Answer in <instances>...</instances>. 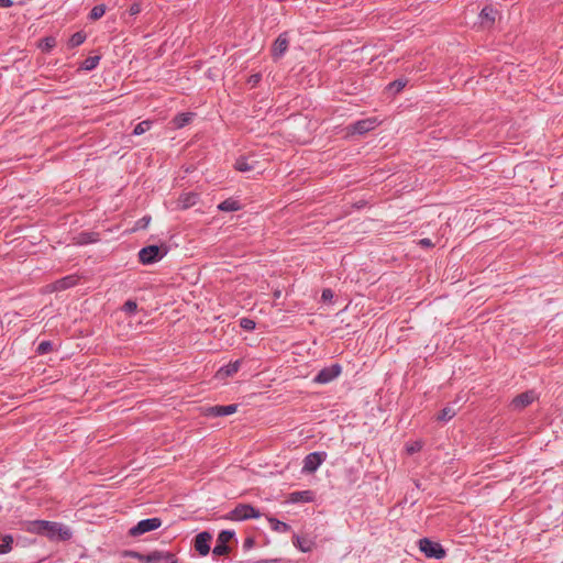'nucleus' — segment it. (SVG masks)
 Wrapping results in <instances>:
<instances>
[{
    "instance_id": "obj_35",
    "label": "nucleus",
    "mask_w": 563,
    "mask_h": 563,
    "mask_svg": "<svg viewBox=\"0 0 563 563\" xmlns=\"http://www.w3.org/2000/svg\"><path fill=\"white\" fill-rule=\"evenodd\" d=\"M122 310L129 314L134 313L137 310V303L135 300H128L122 306Z\"/></svg>"
},
{
    "instance_id": "obj_30",
    "label": "nucleus",
    "mask_w": 563,
    "mask_h": 563,
    "mask_svg": "<svg viewBox=\"0 0 563 563\" xmlns=\"http://www.w3.org/2000/svg\"><path fill=\"white\" fill-rule=\"evenodd\" d=\"M152 126V121L144 120L136 124V126L133 130V135H142L145 132H147Z\"/></svg>"
},
{
    "instance_id": "obj_39",
    "label": "nucleus",
    "mask_w": 563,
    "mask_h": 563,
    "mask_svg": "<svg viewBox=\"0 0 563 563\" xmlns=\"http://www.w3.org/2000/svg\"><path fill=\"white\" fill-rule=\"evenodd\" d=\"M239 367H240V362L236 361L234 363H231L229 364L227 367H225V374L227 375H232L234 373H236L239 371Z\"/></svg>"
},
{
    "instance_id": "obj_6",
    "label": "nucleus",
    "mask_w": 563,
    "mask_h": 563,
    "mask_svg": "<svg viewBox=\"0 0 563 563\" xmlns=\"http://www.w3.org/2000/svg\"><path fill=\"white\" fill-rule=\"evenodd\" d=\"M261 514L257 509L249 504H240L232 511L230 518L233 520H246L260 518Z\"/></svg>"
},
{
    "instance_id": "obj_16",
    "label": "nucleus",
    "mask_w": 563,
    "mask_h": 563,
    "mask_svg": "<svg viewBox=\"0 0 563 563\" xmlns=\"http://www.w3.org/2000/svg\"><path fill=\"white\" fill-rule=\"evenodd\" d=\"M76 284H77V277L76 276H74V275L66 276V277H63V278L56 280L52 285V290L53 291L65 290V289H68L70 287L75 286Z\"/></svg>"
},
{
    "instance_id": "obj_18",
    "label": "nucleus",
    "mask_w": 563,
    "mask_h": 563,
    "mask_svg": "<svg viewBox=\"0 0 563 563\" xmlns=\"http://www.w3.org/2000/svg\"><path fill=\"white\" fill-rule=\"evenodd\" d=\"M294 544L303 553L310 552L313 548L312 540L299 536H295Z\"/></svg>"
},
{
    "instance_id": "obj_13",
    "label": "nucleus",
    "mask_w": 563,
    "mask_h": 563,
    "mask_svg": "<svg viewBox=\"0 0 563 563\" xmlns=\"http://www.w3.org/2000/svg\"><path fill=\"white\" fill-rule=\"evenodd\" d=\"M150 563H177L175 554L165 551H153L148 553Z\"/></svg>"
},
{
    "instance_id": "obj_11",
    "label": "nucleus",
    "mask_w": 563,
    "mask_h": 563,
    "mask_svg": "<svg viewBox=\"0 0 563 563\" xmlns=\"http://www.w3.org/2000/svg\"><path fill=\"white\" fill-rule=\"evenodd\" d=\"M378 124L376 118H367L364 120L356 121L350 126V131L354 134H365L372 130H374Z\"/></svg>"
},
{
    "instance_id": "obj_24",
    "label": "nucleus",
    "mask_w": 563,
    "mask_h": 563,
    "mask_svg": "<svg viewBox=\"0 0 563 563\" xmlns=\"http://www.w3.org/2000/svg\"><path fill=\"white\" fill-rule=\"evenodd\" d=\"M99 240V234L96 232H82L76 236V242L78 244H89L97 242Z\"/></svg>"
},
{
    "instance_id": "obj_20",
    "label": "nucleus",
    "mask_w": 563,
    "mask_h": 563,
    "mask_svg": "<svg viewBox=\"0 0 563 563\" xmlns=\"http://www.w3.org/2000/svg\"><path fill=\"white\" fill-rule=\"evenodd\" d=\"M234 166L239 172L245 173V172L254 170L256 168V162L255 161L249 162V158L240 157L236 159Z\"/></svg>"
},
{
    "instance_id": "obj_36",
    "label": "nucleus",
    "mask_w": 563,
    "mask_h": 563,
    "mask_svg": "<svg viewBox=\"0 0 563 563\" xmlns=\"http://www.w3.org/2000/svg\"><path fill=\"white\" fill-rule=\"evenodd\" d=\"M240 325L242 329L246 330V331H251V330H254L255 329V321L252 320V319H249V318H242L240 320Z\"/></svg>"
},
{
    "instance_id": "obj_9",
    "label": "nucleus",
    "mask_w": 563,
    "mask_h": 563,
    "mask_svg": "<svg viewBox=\"0 0 563 563\" xmlns=\"http://www.w3.org/2000/svg\"><path fill=\"white\" fill-rule=\"evenodd\" d=\"M236 410H238V405L232 404V405H227V406L217 405V406L206 407V408H203L202 412L206 417H224V416L235 413Z\"/></svg>"
},
{
    "instance_id": "obj_10",
    "label": "nucleus",
    "mask_w": 563,
    "mask_h": 563,
    "mask_svg": "<svg viewBox=\"0 0 563 563\" xmlns=\"http://www.w3.org/2000/svg\"><path fill=\"white\" fill-rule=\"evenodd\" d=\"M139 258L142 264H152L162 258L161 250L157 245H148L139 252Z\"/></svg>"
},
{
    "instance_id": "obj_17",
    "label": "nucleus",
    "mask_w": 563,
    "mask_h": 563,
    "mask_svg": "<svg viewBox=\"0 0 563 563\" xmlns=\"http://www.w3.org/2000/svg\"><path fill=\"white\" fill-rule=\"evenodd\" d=\"M45 526H47V520L27 521L26 522V527H25V531H27L30 533H35V534L44 536Z\"/></svg>"
},
{
    "instance_id": "obj_8",
    "label": "nucleus",
    "mask_w": 563,
    "mask_h": 563,
    "mask_svg": "<svg viewBox=\"0 0 563 563\" xmlns=\"http://www.w3.org/2000/svg\"><path fill=\"white\" fill-rule=\"evenodd\" d=\"M234 537V532L230 530H222L217 538V544L212 553L217 556L224 555L229 552L228 542Z\"/></svg>"
},
{
    "instance_id": "obj_28",
    "label": "nucleus",
    "mask_w": 563,
    "mask_h": 563,
    "mask_svg": "<svg viewBox=\"0 0 563 563\" xmlns=\"http://www.w3.org/2000/svg\"><path fill=\"white\" fill-rule=\"evenodd\" d=\"M13 543V538L10 534H5L0 538V553L4 554L11 551Z\"/></svg>"
},
{
    "instance_id": "obj_26",
    "label": "nucleus",
    "mask_w": 563,
    "mask_h": 563,
    "mask_svg": "<svg viewBox=\"0 0 563 563\" xmlns=\"http://www.w3.org/2000/svg\"><path fill=\"white\" fill-rule=\"evenodd\" d=\"M456 408H454V406H446L444 407L438 415V420L439 421H449L451 420L455 415H456Z\"/></svg>"
},
{
    "instance_id": "obj_7",
    "label": "nucleus",
    "mask_w": 563,
    "mask_h": 563,
    "mask_svg": "<svg viewBox=\"0 0 563 563\" xmlns=\"http://www.w3.org/2000/svg\"><path fill=\"white\" fill-rule=\"evenodd\" d=\"M342 372L340 364H332L329 367L322 368L313 378L316 384H328L335 379Z\"/></svg>"
},
{
    "instance_id": "obj_3",
    "label": "nucleus",
    "mask_w": 563,
    "mask_h": 563,
    "mask_svg": "<svg viewBox=\"0 0 563 563\" xmlns=\"http://www.w3.org/2000/svg\"><path fill=\"white\" fill-rule=\"evenodd\" d=\"M161 526L162 519L157 517L143 519L129 530V534L131 537H140L146 532L158 529Z\"/></svg>"
},
{
    "instance_id": "obj_21",
    "label": "nucleus",
    "mask_w": 563,
    "mask_h": 563,
    "mask_svg": "<svg viewBox=\"0 0 563 563\" xmlns=\"http://www.w3.org/2000/svg\"><path fill=\"white\" fill-rule=\"evenodd\" d=\"M192 117H194V113L191 112H183V113H178L174 119H173V124L176 129H181L184 128L185 125H187L191 120H192Z\"/></svg>"
},
{
    "instance_id": "obj_44",
    "label": "nucleus",
    "mask_w": 563,
    "mask_h": 563,
    "mask_svg": "<svg viewBox=\"0 0 563 563\" xmlns=\"http://www.w3.org/2000/svg\"><path fill=\"white\" fill-rule=\"evenodd\" d=\"M261 80V75H253L250 79L251 82L254 85L257 84Z\"/></svg>"
},
{
    "instance_id": "obj_19",
    "label": "nucleus",
    "mask_w": 563,
    "mask_h": 563,
    "mask_svg": "<svg viewBox=\"0 0 563 563\" xmlns=\"http://www.w3.org/2000/svg\"><path fill=\"white\" fill-rule=\"evenodd\" d=\"M288 48V42L286 37H277L273 46L274 58H279Z\"/></svg>"
},
{
    "instance_id": "obj_15",
    "label": "nucleus",
    "mask_w": 563,
    "mask_h": 563,
    "mask_svg": "<svg viewBox=\"0 0 563 563\" xmlns=\"http://www.w3.org/2000/svg\"><path fill=\"white\" fill-rule=\"evenodd\" d=\"M199 196L196 192H185L177 200V208L185 210L198 202Z\"/></svg>"
},
{
    "instance_id": "obj_38",
    "label": "nucleus",
    "mask_w": 563,
    "mask_h": 563,
    "mask_svg": "<svg viewBox=\"0 0 563 563\" xmlns=\"http://www.w3.org/2000/svg\"><path fill=\"white\" fill-rule=\"evenodd\" d=\"M141 11L142 8L140 2H133L128 9V12L131 16L139 14Z\"/></svg>"
},
{
    "instance_id": "obj_14",
    "label": "nucleus",
    "mask_w": 563,
    "mask_h": 563,
    "mask_svg": "<svg viewBox=\"0 0 563 563\" xmlns=\"http://www.w3.org/2000/svg\"><path fill=\"white\" fill-rule=\"evenodd\" d=\"M534 399H536V395L533 391H526V393H522V394L516 396L512 399L511 405L516 409H522V408L527 407L528 405L532 404Z\"/></svg>"
},
{
    "instance_id": "obj_32",
    "label": "nucleus",
    "mask_w": 563,
    "mask_h": 563,
    "mask_svg": "<svg viewBox=\"0 0 563 563\" xmlns=\"http://www.w3.org/2000/svg\"><path fill=\"white\" fill-rule=\"evenodd\" d=\"M272 527L274 530L278 532H287L290 530V526L286 522L279 521L277 519H271Z\"/></svg>"
},
{
    "instance_id": "obj_25",
    "label": "nucleus",
    "mask_w": 563,
    "mask_h": 563,
    "mask_svg": "<svg viewBox=\"0 0 563 563\" xmlns=\"http://www.w3.org/2000/svg\"><path fill=\"white\" fill-rule=\"evenodd\" d=\"M100 58V55H93L85 58L80 64V69L87 71L93 70L98 66Z\"/></svg>"
},
{
    "instance_id": "obj_47",
    "label": "nucleus",
    "mask_w": 563,
    "mask_h": 563,
    "mask_svg": "<svg viewBox=\"0 0 563 563\" xmlns=\"http://www.w3.org/2000/svg\"><path fill=\"white\" fill-rule=\"evenodd\" d=\"M73 35L79 36V35H81V33L80 32H76Z\"/></svg>"
},
{
    "instance_id": "obj_1",
    "label": "nucleus",
    "mask_w": 563,
    "mask_h": 563,
    "mask_svg": "<svg viewBox=\"0 0 563 563\" xmlns=\"http://www.w3.org/2000/svg\"><path fill=\"white\" fill-rule=\"evenodd\" d=\"M44 536L51 541H67L73 537V532L67 526L60 522L47 521Z\"/></svg>"
},
{
    "instance_id": "obj_12",
    "label": "nucleus",
    "mask_w": 563,
    "mask_h": 563,
    "mask_svg": "<svg viewBox=\"0 0 563 563\" xmlns=\"http://www.w3.org/2000/svg\"><path fill=\"white\" fill-rule=\"evenodd\" d=\"M212 540V534L208 531L200 532L195 538V549L196 551L206 556L210 552V541Z\"/></svg>"
},
{
    "instance_id": "obj_29",
    "label": "nucleus",
    "mask_w": 563,
    "mask_h": 563,
    "mask_svg": "<svg viewBox=\"0 0 563 563\" xmlns=\"http://www.w3.org/2000/svg\"><path fill=\"white\" fill-rule=\"evenodd\" d=\"M406 85H407L406 79H397V80H394L393 82L388 84L387 90L393 93H398L406 87Z\"/></svg>"
},
{
    "instance_id": "obj_43",
    "label": "nucleus",
    "mask_w": 563,
    "mask_h": 563,
    "mask_svg": "<svg viewBox=\"0 0 563 563\" xmlns=\"http://www.w3.org/2000/svg\"><path fill=\"white\" fill-rule=\"evenodd\" d=\"M86 37H71V45L79 46L84 43Z\"/></svg>"
},
{
    "instance_id": "obj_37",
    "label": "nucleus",
    "mask_w": 563,
    "mask_h": 563,
    "mask_svg": "<svg viewBox=\"0 0 563 563\" xmlns=\"http://www.w3.org/2000/svg\"><path fill=\"white\" fill-rule=\"evenodd\" d=\"M13 4L24 5L25 1L24 0H18V1H14V0H0V8L7 9V8H11Z\"/></svg>"
},
{
    "instance_id": "obj_31",
    "label": "nucleus",
    "mask_w": 563,
    "mask_h": 563,
    "mask_svg": "<svg viewBox=\"0 0 563 563\" xmlns=\"http://www.w3.org/2000/svg\"><path fill=\"white\" fill-rule=\"evenodd\" d=\"M106 13V5L104 4H97L95 5L89 13L90 20H98Z\"/></svg>"
},
{
    "instance_id": "obj_27",
    "label": "nucleus",
    "mask_w": 563,
    "mask_h": 563,
    "mask_svg": "<svg viewBox=\"0 0 563 563\" xmlns=\"http://www.w3.org/2000/svg\"><path fill=\"white\" fill-rule=\"evenodd\" d=\"M55 46L56 37H43L37 43V47L43 52H49Z\"/></svg>"
},
{
    "instance_id": "obj_34",
    "label": "nucleus",
    "mask_w": 563,
    "mask_h": 563,
    "mask_svg": "<svg viewBox=\"0 0 563 563\" xmlns=\"http://www.w3.org/2000/svg\"><path fill=\"white\" fill-rule=\"evenodd\" d=\"M124 556L137 559L141 563H150V561H147L148 554H142L136 551H125Z\"/></svg>"
},
{
    "instance_id": "obj_22",
    "label": "nucleus",
    "mask_w": 563,
    "mask_h": 563,
    "mask_svg": "<svg viewBox=\"0 0 563 563\" xmlns=\"http://www.w3.org/2000/svg\"><path fill=\"white\" fill-rule=\"evenodd\" d=\"M289 500L292 503H308L312 500L310 490L294 492L289 495Z\"/></svg>"
},
{
    "instance_id": "obj_23",
    "label": "nucleus",
    "mask_w": 563,
    "mask_h": 563,
    "mask_svg": "<svg viewBox=\"0 0 563 563\" xmlns=\"http://www.w3.org/2000/svg\"><path fill=\"white\" fill-rule=\"evenodd\" d=\"M218 209L221 211H225V212L238 211L241 209V205L238 200L229 198V199L223 200L218 206Z\"/></svg>"
},
{
    "instance_id": "obj_41",
    "label": "nucleus",
    "mask_w": 563,
    "mask_h": 563,
    "mask_svg": "<svg viewBox=\"0 0 563 563\" xmlns=\"http://www.w3.org/2000/svg\"><path fill=\"white\" fill-rule=\"evenodd\" d=\"M332 297H333V292H332L331 289H323V291H322V299L324 301L332 299Z\"/></svg>"
},
{
    "instance_id": "obj_42",
    "label": "nucleus",
    "mask_w": 563,
    "mask_h": 563,
    "mask_svg": "<svg viewBox=\"0 0 563 563\" xmlns=\"http://www.w3.org/2000/svg\"><path fill=\"white\" fill-rule=\"evenodd\" d=\"M419 245L423 246V247H431L433 245L432 241L430 239H421L419 241Z\"/></svg>"
},
{
    "instance_id": "obj_5",
    "label": "nucleus",
    "mask_w": 563,
    "mask_h": 563,
    "mask_svg": "<svg viewBox=\"0 0 563 563\" xmlns=\"http://www.w3.org/2000/svg\"><path fill=\"white\" fill-rule=\"evenodd\" d=\"M325 452H312L303 459L302 472L307 474L314 473L319 466L325 461Z\"/></svg>"
},
{
    "instance_id": "obj_40",
    "label": "nucleus",
    "mask_w": 563,
    "mask_h": 563,
    "mask_svg": "<svg viewBox=\"0 0 563 563\" xmlns=\"http://www.w3.org/2000/svg\"><path fill=\"white\" fill-rule=\"evenodd\" d=\"M254 543H255V541H254V539H253V538H251V537H250V538H246V539L244 540L243 548H244L245 550H249V549L253 548Z\"/></svg>"
},
{
    "instance_id": "obj_45",
    "label": "nucleus",
    "mask_w": 563,
    "mask_h": 563,
    "mask_svg": "<svg viewBox=\"0 0 563 563\" xmlns=\"http://www.w3.org/2000/svg\"><path fill=\"white\" fill-rule=\"evenodd\" d=\"M140 221L143 222V227H146L147 223L150 222V218H143Z\"/></svg>"
},
{
    "instance_id": "obj_46",
    "label": "nucleus",
    "mask_w": 563,
    "mask_h": 563,
    "mask_svg": "<svg viewBox=\"0 0 563 563\" xmlns=\"http://www.w3.org/2000/svg\"><path fill=\"white\" fill-rule=\"evenodd\" d=\"M279 296H280V290H276V291L274 292V297H275V298H279Z\"/></svg>"
},
{
    "instance_id": "obj_2",
    "label": "nucleus",
    "mask_w": 563,
    "mask_h": 563,
    "mask_svg": "<svg viewBox=\"0 0 563 563\" xmlns=\"http://www.w3.org/2000/svg\"><path fill=\"white\" fill-rule=\"evenodd\" d=\"M419 550L429 559L441 560L446 555L445 550L439 542H434L428 538L419 540Z\"/></svg>"
},
{
    "instance_id": "obj_33",
    "label": "nucleus",
    "mask_w": 563,
    "mask_h": 563,
    "mask_svg": "<svg viewBox=\"0 0 563 563\" xmlns=\"http://www.w3.org/2000/svg\"><path fill=\"white\" fill-rule=\"evenodd\" d=\"M53 351V343L51 341H42L36 349L40 355L47 354Z\"/></svg>"
},
{
    "instance_id": "obj_4",
    "label": "nucleus",
    "mask_w": 563,
    "mask_h": 563,
    "mask_svg": "<svg viewBox=\"0 0 563 563\" xmlns=\"http://www.w3.org/2000/svg\"><path fill=\"white\" fill-rule=\"evenodd\" d=\"M499 16L500 11L493 4L485 5L478 14L479 23L485 30H489Z\"/></svg>"
}]
</instances>
